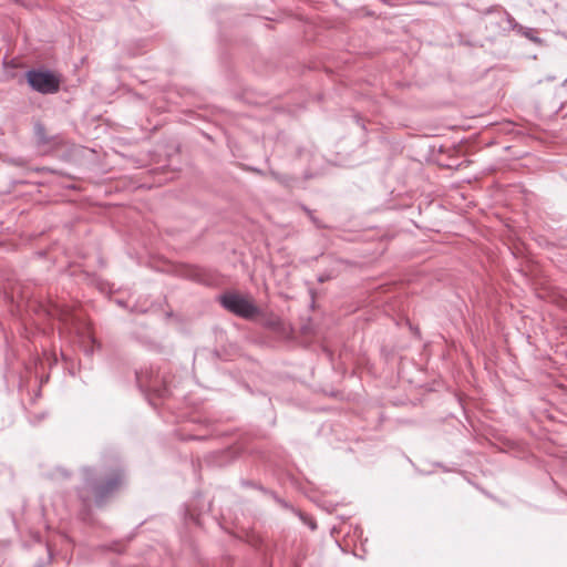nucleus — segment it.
Segmentation results:
<instances>
[{"label": "nucleus", "mask_w": 567, "mask_h": 567, "mask_svg": "<svg viewBox=\"0 0 567 567\" xmlns=\"http://www.w3.org/2000/svg\"><path fill=\"white\" fill-rule=\"evenodd\" d=\"M306 210L309 213V215H311V213L308 209H306ZM310 217H311L312 221H316V218H313L312 216H310Z\"/></svg>", "instance_id": "obj_13"}, {"label": "nucleus", "mask_w": 567, "mask_h": 567, "mask_svg": "<svg viewBox=\"0 0 567 567\" xmlns=\"http://www.w3.org/2000/svg\"><path fill=\"white\" fill-rule=\"evenodd\" d=\"M35 136L41 144H48L50 141L45 135V128L42 124H35L34 126Z\"/></svg>", "instance_id": "obj_6"}, {"label": "nucleus", "mask_w": 567, "mask_h": 567, "mask_svg": "<svg viewBox=\"0 0 567 567\" xmlns=\"http://www.w3.org/2000/svg\"><path fill=\"white\" fill-rule=\"evenodd\" d=\"M136 382L142 391L153 392L159 398L168 394L166 381L153 367H145L137 371Z\"/></svg>", "instance_id": "obj_4"}, {"label": "nucleus", "mask_w": 567, "mask_h": 567, "mask_svg": "<svg viewBox=\"0 0 567 567\" xmlns=\"http://www.w3.org/2000/svg\"><path fill=\"white\" fill-rule=\"evenodd\" d=\"M82 475L83 484L79 488V496L85 505L92 493L95 504L102 506L124 482V471L117 462L110 468L103 470L83 467Z\"/></svg>", "instance_id": "obj_1"}, {"label": "nucleus", "mask_w": 567, "mask_h": 567, "mask_svg": "<svg viewBox=\"0 0 567 567\" xmlns=\"http://www.w3.org/2000/svg\"><path fill=\"white\" fill-rule=\"evenodd\" d=\"M219 302L226 310L244 319H251L259 312L251 300L236 292L219 296Z\"/></svg>", "instance_id": "obj_3"}, {"label": "nucleus", "mask_w": 567, "mask_h": 567, "mask_svg": "<svg viewBox=\"0 0 567 567\" xmlns=\"http://www.w3.org/2000/svg\"><path fill=\"white\" fill-rule=\"evenodd\" d=\"M505 21L507 23V29L515 31L516 33L529 39L533 42H539V38L535 35L536 31L533 28L524 27L516 22L514 17L509 13H505Z\"/></svg>", "instance_id": "obj_5"}, {"label": "nucleus", "mask_w": 567, "mask_h": 567, "mask_svg": "<svg viewBox=\"0 0 567 567\" xmlns=\"http://www.w3.org/2000/svg\"><path fill=\"white\" fill-rule=\"evenodd\" d=\"M328 279H329V277H328V276H324V275H321V276H319V277H318V281H319V282H324V281H327Z\"/></svg>", "instance_id": "obj_11"}, {"label": "nucleus", "mask_w": 567, "mask_h": 567, "mask_svg": "<svg viewBox=\"0 0 567 567\" xmlns=\"http://www.w3.org/2000/svg\"><path fill=\"white\" fill-rule=\"evenodd\" d=\"M31 89L41 94H54L60 90V78L50 70H29L25 73Z\"/></svg>", "instance_id": "obj_2"}, {"label": "nucleus", "mask_w": 567, "mask_h": 567, "mask_svg": "<svg viewBox=\"0 0 567 567\" xmlns=\"http://www.w3.org/2000/svg\"><path fill=\"white\" fill-rule=\"evenodd\" d=\"M86 338L92 343V346L91 347H85L84 348V352L86 354H92L94 352V347L96 344V341H95V339L90 333H87Z\"/></svg>", "instance_id": "obj_7"}, {"label": "nucleus", "mask_w": 567, "mask_h": 567, "mask_svg": "<svg viewBox=\"0 0 567 567\" xmlns=\"http://www.w3.org/2000/svg\"><path fill=\"white\" fill-rule=\"evenodd\" d=\"M59 473H61L62 476L64 477H68L69 476V473H66L65 471L63 470H58Z\"/></svg>", "instance_id": "obj_12"}, {"label": "nucleus", "mask_w": 567, "mask_h": 567, "mask_svg": "<svg viewBox=\"0 0 567 567\" xmlns=\"http://www.w3.org/2000/svg\"><path fill=\"white\" fill-rule=\"evenodd\" d=\"M355 122L358 125H360L363 130H365V124L363 122V120L359 116V115H355Z\"/></svg>", "instance_id": "obj_9"}, {"label": "nucleus", "mask_w": 567, "mask_h": 567, "mask_svg": "<svg viewBox=\"0 0 567 567\" xmlns=\"http://www.w3.org/2000/svg\"><path fill=\"white\" fill-rule=\"evenodd\" d=\"M308 524V526L311 528V529H316L317 528V524L310 519L309 522H306Z\"/></svg>", "instance_id": "obj_10"}, {"label": "nucleus", "mask_w": 567, "mask_h": 567, "mask_svg": "<svg viewBox=\"0 0 567 567\" xmlns=\"http://www.w3.org/2000/svg\"><path fill=\"white\" fill-rule=\"evenodd\" d=\"M272 496H274V499H275V501H276L280 506H282V507H285V508H290L289 504H288L286 501H284L282 498L278 497V496H277V495H275V494H272Z\"/></svg>", "instance_id": "obj_8"}]
</instances>
